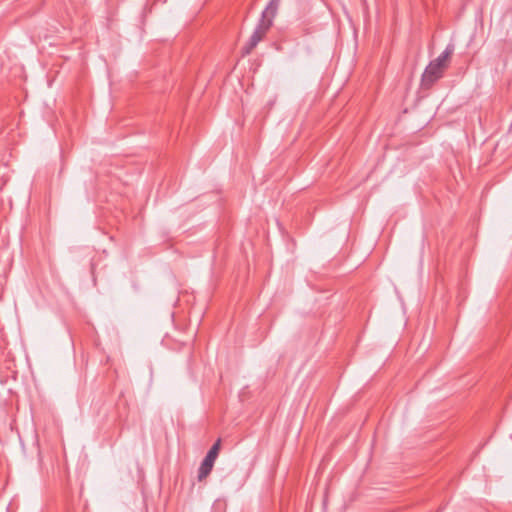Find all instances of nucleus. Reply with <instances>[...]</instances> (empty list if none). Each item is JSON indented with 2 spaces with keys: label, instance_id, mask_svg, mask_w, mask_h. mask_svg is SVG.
Segmentation results:
<instances>
[{
  "label": "nucleus",
  "instance_id": "obj_1",
  "mask_svg": "<svg viewBox=\"0 0 512 512\" xmlns=\"http://www.w3.org/2000/svg\"><path fill=\"white\" fill-rule=\"evenodd\" d=\"M272 24L269 21L259 19L258 24L256 25L252 35L250 36L246 45L242 48V55H249L252 50L258 45V43L264 38L266 33L271 28Z\"/></svg>",
  "mask_w": 512,
  "mask_h": 512
},
{
  "label": "nucleus",
  "instance_id": "obj_3",
  "mask_svg": "<svg viewBox=\"0 0 512 512\" xmlns=\"http://www.w3.org/2000/svg\"><path fill=\"white\" fill-rule=\"evenodd\" d=\"M442 75L443 69L430 62L422 74V87L425 89H429L438 79L442 77Z\"/></svg>",
  "mask_w": 512,
  "mask_h": 512
},
{
  "label": "nucleus",
  "instance_id": "obj_4",
  "mask_svg": "<svg viewBox=\"0 0 512 512\" xmlns=\"http://www.w3.org/2000/svg\"><path fill=\"white\" fill-rule=\"evenodd\" d=\"M280 3L281 0H270L265 9L262 11L260 18L271 22V24L273 25V20L277 15Z\"/></svg>",
  "mask_w": 512,
  "mask_h": 512
},
{
  "label": "nucleus",
  "instance_id": "obj_5",
  "mask_svg": "<svg viewBox=\"0 0 512 512\" xmlns=\"http://www.w3.org/2000/svg\"><path fill=\"white\" fill-rule=\"evenodd\" d=\"M280 3L281 0H270L265 9L262 11L260 18L271 22V24L273 25V20L277 15Z\"/></svg>",
  "mask_w": 512,
  "mask_h": 512
},
{
  "label": "nucleus",
  "instance_id": "obj_6",
  "mask_svg": "<svg viewBox=\"0 0 512 512\" xmlns=\"http://www.w3.org/2000/svg\"><path fill=\"white\" fill-rule=\"evenodd\" d=\"M455 50V46L453 43H449L445 50L433 61H431L434 65H437L438 67L444 69L446 66L447 60L450 58V56L453 54Z\"/></svg>",
  "mask_w": 512,
  "mask_h": 512
},
{
  "label": "nucleus",
  "instance_id": "obj_2",
  "mask_svg": "<svg viewBox=\"0 0 512 512\" xmlns=\"http://www.w3.org/2000/svg\"><path fill=\"white\" fill-rule=\"evenodd\" d=\"M221 448V440L218 439L208 450L198 470V480L205 479L212 471L214 462L218 457Z\"/></svg>",
  "mask_w": 512,
  "mask_h": 512
}]
</instances>
